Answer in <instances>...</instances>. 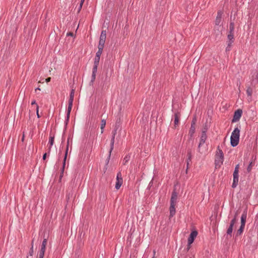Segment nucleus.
<instances>
[{"label":"nucleus","mask_w":258,"mask_h":258,"mask_svg":"<svg viewBox=\"0 0 258 258\" xmlns=\"http://www.w3.org/2000/svg\"><path fill=\"white\" fill-rule=\"evenodd\" d=\"M228 46H231V44L233 42V39H234V34L229 33L228 35Z\"/></svg>","instance_id":"a211bd4d"},{"label":"nucleus","mask_w":258,"mask_h":258,"mask_svg":"<svg viewBox=\"0 0 258 258\" xmlns=\"http://www.w3.org/2000/svg\"><path fill=\"white\" fill-rule=\"evenodd\" d=\"M38 111H39V106L37 104H36V113H37V116L38 118H39L40 116V115L39 114Z\"/></svg>","instance_id":"ea45409f"},{"label":"nucleus","mask_w":258,"mask_h":258,"mask_svg":"<svg viewBox=\"0 0 258 258\" xmlns=\"http://www.w3.org/2000/svg\"><path fill=\"white\" fill-rule=\"evenodd\" d=\"M244 227L245 226H242V225H240L239 228L237 231L236 236H238L239 235H240L242 233Z\"/></svg>","instance_id":"4be33fe9"},{"label":"nucleus","mask_w":258,"mask_h":258,"mask_svg":"<svg viewBox=\"0 0 258 258\" xmlns=\"http://www.w3.org/2000/svg\"><path fill=\"white\" fill-rule=\"evenodd\" d=\"M177 192L174 190L173 191L170 199V203L176 204L177 199Z\"/></svg>","instance_id":"ddd939ff"},{"label":"nucleus","mask_w":258,"mask_h":258,"mask_svg":"<svg viewBox=\"0 0 258 258\" xmlns=\"http://www.w3.org/2000/svg\"><path fill=\"white\" fill-rule=\"evenodd\" d=\"M69 139H68V141H67V148H66V152H65L64 157L63 159V166H62V171L63 170L64 166L66 165V161L68 152V150H69Z\"/></svg>","instance_id":"dca6fc26"},{"label":"nucleus","mask_w":258,"mask_h":258,"mask_svg":"<svg viewBox=\"0 0 258 258\" xmlns=\"http://www.w3.org/2000/svg\"><path fill=\"white\" fill-rule=\"evenodd\" d=\"M190 162H191V161L186 160V171L187 170L188 168H189Z\"/></svg>","instance_id":"79ce46f5"},{"label":"nucleus","mask_w":258,"mask_h":258,"mask_svg":"<svg viewBox=\"0 0 258 258\" xmlns=\"http://www.w3.org/2000/svg\"><path fill=\"white\" fill-rule=\"evenodd\" d=\"M209 126L207 123H205L204 126L203 127L202 129V132H205V134H206V132L208 129Z\"/></svg>","instance_id":"f704fd0d"},{"label":"nucleus","mask_w":258,"mask_h":258,"mask_svg":"<svg viewBox=\"0 0 258 258\" xmlns=\"http://www.w3.org/2000/svg\"><path fill=\"white\" fill-rule=\"evenodd\" d=\"M50 80H51V78L50 77H48L46 79L45 81L47 83L49 82L50 81Z\"/></svg>","instance_id":"a18cd8bd"},{"label":"nucleus","mask_w":258,"mask_h":258,"mask_svg":"<svg viewBox=\"0 0 258 258\" xmlns=\"http://www.w3.org/2000/svg\"><path fill=\"white\" fill-rule=\"evenodd\" d=\"M197 235L198 232L196 230L193 231L190 233L189 236L188 238V249L190 248V245L191 243H192L195 238L197 237Z\"/></svg>","instance_id":"39448f33"},{"label":"nucleus","mask_w":258,"mask_h":258,"mask_svg":"<svg viewBox=\"0 0 258 258\" xmlns=\"http://www.w3.org/2000/svg\"><path fill=\"white\" fill-rule=\"evenodd\" d=\"M207 136L206 134H205V132H202L201 136L200 138V143L198 146V152L201 154H202L206 150L202 148L203 146L204 145L206 140H207Z\"/></svg>","instance_id":"f03ea898"},{"label":"nucleus","mask_w":258,"mask_h":258,"mask_svg":"<svg viewBox=\"0 0 258 258\" xmlns=\"http://www.w3.org/2000/svg\"><path fill=\"white\" fill-rule=\"evenodd\" d=\"M230 46H229L228 45L227 46V47L226 48V51H230Z\"/></svg>","instance_id":"09e8293b"},{"label":"nucleus","mask_w":258,"mask_h":258,"mask_svg":"<svg viewBox=\"0 0 258 258\" xmlns=\"http://www.w3.org/2000/svg\"><path fill=\"white\" fill-rule=\"evenodd\" d=\"M235 219H232L230 223V225H229V227L228 228V229L227 230L226 233H227V236H230V237L232 236V231H233V226L235 224Z\"/></svg>","instance_id":"9b49d317"},{"label":"nucleus","mask_w":258,"mask_h":258,"mask_svg":"<svg viewBox=\"0 0 258 258\" xmlns=\"http://www.w3.org/2000/svg\"><path fill=\"white\" fill-rule=\"evenodd\" d=\"M72 196H73V193H72V191L71 190L70 192H69L67 194V198L68 200H69L70 199V198H71Z\"/></svg>","instance_id":"58836bf2"},{"label":"nucleus","mask_w":258,"mask_h":258,"mask_svg":"<svg viewBox=\"0 0 258 258\" xmlns=\"http://www.w3.org/2000/svg\"><path fill=\"white\" fill-rule=\"evenodd\" d=\"M196 122V117H195L194 118H193V119L192 120L191 125H193L195 126Z\"/></svg>","instance_id":"37998d69"},{"label":"nucleus","mask_w":258,"mask_h":258,"mask_svg":"<svg viewBox=\"0 0 258 258\" xmlns=\"http://www.w3.org/2000/svg\"><path fill=\"white\" fill-rule=\"evenodd\" d=\"M84 1H85V0H81V2H80V4H81V5H83V3H84Z\"/></svg>","instance_id":"864d4df0"},{"label":"nucleus","mask_w":258,"mask_h":258,"mask_svg":"<svg viewBox=\"0 0 258 258\" xmlns=\"http://www.w3.org/2000/svg\"><path fill=\"white\" fill-rule=\"evenodd\" d=\"M240 212L239 210H237L235 213V215H234V217L233 218V219H235V223H236V222L237 221V218L238 217V216L239 215V214H240Z\"/></svg>","instance_id":"473e14b6"},{"label":"nucleus","mask_w":258,"mask_h":258,"mask_svg":"<svg viewBox=\"0 0 258 258\" xmlns=\"http://www.w3.org/2000/svg\"><path fill=\"white\" fill-rule=\"evenodd\" d=\"M242 114V110L241 109H238L234 112L233 119L232 120V122L238 121Z\"/></svg>","instance_id":"0eeeda50"},{"label":"nucleus","mask_w":258,"mask_h":258,"mask_svg":"<svg viewBox=\"0 0 258 258\" xmlns=\"http://www.w3.org/2000/svg\"><path fill=\"white\" fill-rule=\"evenodd\" d=\"M180 117V113L176 112L174 114V125L175 126H176V125L178 124Z\"/></svg>","instance_id":"f3484780"},{"label":"nucleus","mask_w":258,"mask_h":258,"mask_svg":"<svg viewBox=\"0 0 258 258\" xmlns=\"http://www.w3.org/2000/svg\"><path fill=\"white\" fill-rule=\"evenodd\" d=\"M54 139V137H50L49 138V142H48V144H49V147L48 148V153L50 152V151L51 150V147L53 145Z\"/></svg>","instance_id":"aec40b11"},{"label":"nucleus","mask_w":258,"mask_h":258,"mask_svg":"<svg viewBox=\"0 0 258 258\" xmlns=\"http://www.w3.org/2000/svg\"><path fill=\"white\" fill-rule=\"evenodd\" d=\"M33 253H34V250H33V248L32 247H31L30 250H29V255L30 256H32L33 255Z\"/></svg>","instance_id":"a19ab883"},{"label":"nucleus","mask_w":258,"mask_h":258,"mask_svg":"<svg viewBox=\"0 0 258 258\" xmlns=\"http://www.w3.org/2000/svg\"><path fill=\"white\" fill-rule=\"evenodd\" d=\"M224 157H220L216 155L215 164L216 168H219L223 164Z\"/></svg>","instance_id":"9d476101"},{"label":"nucleus","mask_w":258,"mask_h":258,"mask_svg":"<svg viewBox=\"0 0 258 258\" xmlns=\"http://www.w3.org/2000/svg\"><path fill=\"white\" fill-rule=\"evenodd\" d=\"M152 258H155L154 256H153Z\"/></svg>","instance_id":"6e6d98bb"},{"label":"nucleus","mask_w":258,"mask_h":258,"mask_svg":"<svg viewBox=\"0 0 258 258\" xmlns=\"http://www.w3.org/2000/svg\"><path fill=\"white\" fill-rule=\"evenodd\" d=\"M239 164L236 165L233 172V176H238Z\"/></svg>","instance_id":"c85d7f7f"},{"label":"nucleus","mask_w":258,"mask_h":258,"mask_svg":"<svg viewBox=\"0 0 258 258\" xmlns=\"http://www.w3.org/2000/svg\"><path fill=\"white\" fill-rule=\"evenodd\" d=\"M67 36H73V33H72V32H69V33H67Z\"/></svg>","instance_id":"de8ad7c7"},{"label":"nucleus","mask_w":258,"mask_h":258,"mask_svg":"<svg viewBox=\"0 0 258 258\" xmlns=\"http://www.w3.org/2000/svg\"><path fill=\"white\" fill-rule=\"evenodd\" d=\"M234 23L233 22H230L229 24V33H234Z\"/></svg>","instance_id":"5701e85b"},{"label":"nucleus","mask_w":258,"mask_h":258,"mask_svg":"<svg viewBox=\"0 0 258 258\" xmlns=\"http://www.w3.org/2000/svg\"><path fill=\"white\" fill-rule=\"evenodd\" d=\"M238 182V176H233V181L232 184V187L235 188L237 185Z\"/></svg>","instance_id":"6ab92c4d"},{"label":"nucleus","mask_w":258,"mask_h":258,"mask_svg":"<svg viewBox=\"0 0 258 258\" xmlns=\"http://www.w3.org/2000/svg\"><path fill=\"white\" fill-rule=\"evenodd\" d=\"M34 246V240H33L31 242V247L33 248Z\"/></svg>","instance_id":"603ef678"},{"label":"nucleus","mask_w":258,"mask_h":258,"mask_svg":"<svg viewBox=\"0 0 258 258\" xmlns=\"http://www.w3.org/2000/svg\"><path fill=\"white\" fill-rule=\"evenodd\" d=\"M98 51L96 53V56L97 57H100V56L102 53L103 47L98 46Z\"/></svg>","instance_id":"cd10ccee"},{"label":"nucleus","mask_w":258,"mask_h":258,"mask_svg":"<svg viewBox=\"0 0 258 258\" xmlns=\"http://www.w3.org/2000/svg\"><path fill=\"white\" fill-rule=\"evenodd\" d=\"M106 125V120L105 119H103L101 121L100 124V128H101V133L102 134L104 132V128Z\"/></svg>","instance_id":"412c9836"},{"label":"nucleus","mask_w":258,"mask_h":258,"mask_svg":"<svg viewBox=\"0 0 258 258\" xmlns=\"http://www.w3.org/2000/svg\"><path fill=\"white\" fill-rule=\"evenodd\" d=\"M131 158V155L130 154L126 155L123 158V164L126 165V163L128 162Z\"/></svg>","instance_id":"bb28decb"},{"label":"nucleus","mask_w":258,"mask_h":258,"mask_svg":"<svg viewBox=\"0 0 258 258\" xmlns=\"http://www.w3.org/2000/svg\"><path fill=\"white\" fill-rule=\"evenodd\" d=\"M252 167V162H251L247 168V171L248 172H250L251 171Z\"/></svg>","instance_id":"e433bc0d"},{"label":"nucleus","mask_w":258,"mask_h":258,"mask_svg":"<svg viewBox=\"0 0 258 258\" xmlns=\"http://www.w3.org/2000/svg\"><path fill=\"white\" fill-rule=\"evenodd\" d=\"M246 217H247V211H246V210H245V211L243 212V213L242 214V216L241 217V225H242V226H245Z\"/></svg>","instance_id":"4468645a"},{"label":"nucleus","mask_w":258,"mask_h":258,"mask_svg":"<svg viewBox=\"0 0 258 258\" xmlns=\"http://www.w3.org/2000/svg\"><path fill=\"white\" fill-rule=\"evenodd\" d=\"M176 204L170 203V206L169 208L170 210V218L172 217L175 214V206Z\"/></svg>","instance_id":"2eb2a0df"},{"label":"nucleus","mask_w":258,"mask_h":258,"mask_svg":"<svg viewBox=\"0 0 258 258\" xmlns=\"http://www.w3.org/2000/svg\"><path fill=\"white\" fill-rule=\"evenodd\" d=\"M47 243V239L46 238H44L42 242L41 248L39 252L38 257L43 258Z\"/></svg>","instance_id":"7ed1b4c3"},{"label":"nucleus","mask_w":258,"mask_h":258,"mask_svg":"<svg viewBox=\"0 0 258 258\" xmlns=\"http://www.w3.org/2000/svg\"><path fill=\"white\" fill-rule=\"evenodd\" d=\"M239 136L240 130L238 127H236L232 133L230 138L231 145L232 147H235L238 144Z\"/></svg>","instance_id":"f257e3e1"},{"label":"nucleus","mask_w":258,"mask_h":258,"mask_svg":"<svg viewBox=\"0 0 258 258\" xmlns=\"http://www.w3.org/2000/svg\"><path fill=\"white\" fill-rule=\"evenodd\" d=\"M34 104H36V105L37 104L36 103V101H35V100H33V101L31 102V105H34Z\"/></svg>","instance_id":"8fccbe9b"},{"label":"nucleus","mask_w":258,"mask_h":258,"mask_svg":"<svg viewBox=\"0 0 258 258\" xmlns=\"http://www.w3.org/2000/svg\"><path fill=\"white\" fill-rule=\"evenodd\" d=\"M106 38V31L102 30L101 33V35L100 36V39H99V44H98V46L104 48Z\"/></svg>","instance_id":"20e7f679"},{"label":"nucleus","mask_w":258,"mask_h":258,"mask_svg":"<svg viewBox=\"0 0 258 258\" xmlns=\"http://www.w3.org/2000/svg\"><path fill=\"white\" fill-rule=\"evenodd\" d=\"M123 182V180L122 178L121 174L120 172H118L116 176V182L115 183V188L116 189H119L122 185Z\"/></svg>","instance_id":"423d86ee"},{"label":"nucleus","mask_w":258,"mask_h":258,"mask_svg":"<svg viewBox=\"0 0 258 258\" xmlns=\"http://www.w3.org/2000/svg\"><path fill=\"white\" fill-rule=\"evenodd\" d=\"M100 57H97V56H95V58H94V64L98 65L99 61H100Z\"/></svg>","instance_id":"2f4dec72"},{"label":"nucleus","mask_w":258,"mask_h":258,"mask_svg":"<svg viewBox=\"0 0 258 258\" xmlns=\"http://www.w3.org/2000/svg\"><path fill=\"white\" fill-rule=\"evenodd\" d=\"M72 106H73V102H69V105H68V111H67L68 117H69L71 111L72 110Z\"/></svg>","instance_id":"a878e982"},{"label":"nucleus","mask_w":258,"mask_h":258,"mask_svg":"<svg viewBox=\"0 0 258 258\" xmlns=\"http://www.w3.org/2000/svg\"><path fill=\"white\" fill-rule=\"evenodd\" d=\"M74 94H75V89H72L71 93H70L69 102H73Z\"/></svg>","instance_id":"b1692460"},{"label":"nucleus","mask_w":258,"mask_h":258,"mask_svg":"<svg viewBox=\"0 0 258 258\" xmlns=\"http://www.w3.org/2000/svg\"><path fill=\"white\" fill-rule=\"evenodd\" d=\"M24 137H25V136H24V133H23V137L22 138V141L23 142L24 140Z\"/></svg>","instance_id":"3c124183"},{"label":"nucleus","mask_w":258,"mask_h":258,"mask_svg":"<svg viewBox=\"0 0 258 258\" xmlns=\"http://www.w3.org/2000/svg\"><path fill=\"white\" fill-rule=\"evenodd\" d=\"M116 133H117V128H114V130L112 132V136L111 140L110 149V151H109V157H110L111 153L113 149L115 136Z\"/></svg>","instance_id":"6e6552de"},{"label":"nucleus","mask_w":258,"mask_h":258,"mask_svg":"<svg viewBox=\"0 0 258 258\" xmlns=\"http://www.w3.org/2000/svg\"><path fill=\"white\" fill-rule=\"evenodd\" d=\"M82 6H83V5H81V4H80V6L78 8V12H80V11H81V10L82 9Z\"/></svg>","instance_id":"c03bdc74"},{"label":"nucleus","mask_w":258,"mask_h":258,"mask_svg":"<svg viewBox=\"0 0 258 258\" xmlns=\"http://www.w3.org/2000/svg\"><path fill=\"white\" fill-rule=\"evenodd\" d=\"M258 83V73L257 71L252 72L251 76V85L254 86Z\"/></svg>","instance_id":"1a4fd4ad"},{"label":"nucleus","mask_w":258,"mask_h":258,"mask_svg":"<svg viewBox=\"0 0 258 258\" xmlns=\"http://www.w3.org/2000/svg\"><path fill=\"white\" fill-rule=\"evenodd\" d=\"M96 79V74H92L91 76V82L93 83L94 82Z\"/></svg>","instance_id":"4c0bfd02"},{"label":"nucleus","mask_w":258,"mask_h":258,"mask_svg":"<svg viewBox=\"0 0 258 258\" xmlns=\"http://www.w3.org/2000/svg\"><path fill=\"white\" fill-rule=\"evenodd\" d=\"M216 155L220 157H224L222 151L219 149H218V151L217 152Z\"/></svg>","instance_id":"c9c22d12"},{"label":"nucleus","mask_w":258,"mask_h":258,"mask_svg":"<svg viewBox=\"0 0 258 258\" xmlns=\"http://www.w3.org/2000/svg\"><path fill=\"white\" fill-rule=\"evenodd\" d=\"M98 65L94 64L93 70H92V74H96L97 71V68Z\"/></svg>","instance_id":"72a5a7b5"},{"label":"nucleus","mask_w":258,"mask_h":258,"mask_svg":"<svg viewBox=\"0 0 258 258\" xmlns=\"http://www.w3.org/2000/svg\"><path fill=\"white\" fill-rule=\"evenodd\" d=\"M196 130V127L195 125H191L189 131V134H190V136H192L193 134L195 133Z\"/></svg>","instance_id":"c756f323"},{"label":"nucleus","mask_w":258,"mask_h":258,"mask_svg":"<svg viewBox=\"0 0 258 258\" xmlns=\"http://www.w3.org/2000/svg\"><path fill=\"white\" fill-rule=\"evenodd\" d=\"M223 12L221 11H219L217 13V16L215 20V25L217 26L220 25L222 21V16Z\"/></svg>","instance_id":"f8f14e48"},{"label":"nucleus","mask_w":258,"mask_h":258,"mask_svg":"<svg viewBox=\"0 0 258 258\" xmlns=\"http://www.w3.org/2000/svg\"><path fill=\"white\" fill-rule=\"evenodd\" d=\"M187 160L191 161V158H192V155H191V151L190 150H188L187 151Z\"/></svg>","instance_id":"7c9ffc66"},{"label":"nucleus","mask_w":258,"mask_h":258,"mask_svg":"<svg viewBox=\"0 0 258 258\" xmlns=\"http://www.w3.org/2000/svg\"><path fill=\"white\" fill-rule=\"evenodd\" d=\"M253 92V89L250 86L247 88L246 94L248 96L251 97Z\"/></svg>","instance_id":"393cba45"},{"label":"nucleus","mask_w":258,"mask_h":258,"mask_svg":"<svg viewBox=\"0 0 258 258\" xmlns=\"http://www.w3.org/2000/svg\"><path fill=\"white\" fill-rule=\"evenodd\" d=\"M46 156H47V153H45V154H43V160H45L46 159Z\"/></svg>","instance_id":"49530a36"},{"label":"nucleus","mask_w":258,"mask_h":258,"mask_svg":"<svg viewBox=\"0 0 258 258\" xmlns=\"http://www.w3.org/2000/svg\"><path fill=\"white\" fill-rule=\"evenodd\" d=\"M37 90H40V89L38 87V88H37L36 89H35V91H36Z\"/></svg>","instance_id":"5fc2aeb1"}]
</instances>
